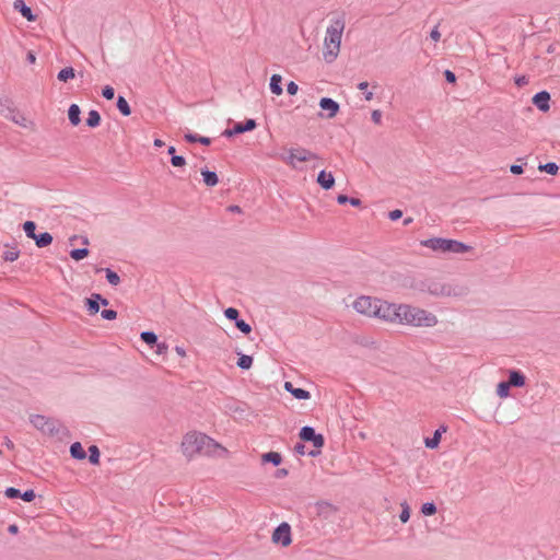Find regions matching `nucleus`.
Instances as JSON below:
<instances>
[{
	"label": "nucleus",
	"instance_id": "26",
	"mask_svg": "<svg viewBox=\"0 0 560 560\" xmlns=\"http://www.w3.org/2000/svg\"><path fill=\"white\" fill-rule=\"evenodd\" d=\"M270 91L276 95H281L282 89V77L280 74H272L269 82Z\"/></svg>",
	"mask_w": 560,
	"mask_h": 560
},
{
	"label": "nucleus",
	"instance_id": "2",
	"mask_svg": "<svg viewBox=\"0 0 560 560\" xmlns=\"http://www.w3.org/2000/svg\"><path fill=\"white\" fill-rule=\"evenodd\" d=\"M421 245L428 247L432 250H441L443 253H455L463 254L467 253L471 249V247L463 242L443 238V237H431L424 241H421Z\"/></svg>",
	"mask_w": 560,
	"mask_h": 560
},
{
	"label": "nucleus",
	"instance_id": "30",
	"mask_svg": "<svg viewBox=\"0 0 560 560\" xmlns=\"http://www.w3.org/2000/svg\"><path fill=\"white\" fill-rule=\"evenodd\" d=\"M116 107L122 116L127 117L131 115V107L122 95H118Z\"/></svg>",
	"mask_w": 560,
	"mask_h": 560
},
{
	"label": "nucleus",
	"instance_id": "27",
	"mask_svg": "<svg viewBox=\"0 0 560 560\" xmlns=\"http://www.w3.org/2000/svg\"><path fill=\"white\" fill-rule=\"evenodd\" d=\"M70 455L72 458L79 460L86 458V452L80 442H74L70 445Z\"/></svg>",
	"mask_w": 560,
	"mask_h": 560
},
{
	"label": "nucleus",
	"instance_id": "6",
	"mask_svg": "<svg viewBox=\"0 0 560 560\" xmlns=\"http://www.w3.org/2000/svg\"><path fill=\"white\" fill-rule=\"evenodd\" d=\"M380 302H381L380 299H374L371 296L362 295V296H359L353 302V308L360 314H363V315H366L370 317H375L376 312H378L377 305Z\"/></svg>",
	"mask_w": 560,
	"mask_h": 560
},
{
	"label": "nucleus",
	"instance_id": "28",
	"mask_svg": "<svg viewBox=\"0 0 560 560\" xmlns=\"http://www.w3.org/2000/svg\"><path fill=\"white\" fill-rule=\"evenodd\" d=\"M96 272H101V271H104L105 272V277H106V280L108 281L109 284L116 287L120 283V277L119 275L114 271L113 269L110 268H96L95 270Z\"/></svg>",
	"mask_w": 560,
	"mask_h": 560
},
{
	"label": "nucleus",
	"instance_id": "18",
	"mask_svg": "<svg viewBox=\"0 0 560 560\" xmlns=\"http://www.w3.org/2000/svg\"><path fill=\"white\" fill-rule=\"evenodd\" d=\"M317 183L323 189L329 190L335 186V177L331 172L322 170L317 175Z\"/></svg>",
	"mask_w": 560,
	"mask_h": 560
},
{
	"label": "nucleus",
	"instance_id": "17",
	"mask_svg": "<svg viewBox=\"0 0 560 560\" xmlns=\"http://www.w3.org/2000/svg\"><path fill=\"white\" fill-rule=\"evenodd\" d=\"M13 8L27 21L34 22L37 20V15L33 13L28 5H26L24 0H14Z\"/></svg>",
	"mask_w": 560,
	"mask_h": 560
},
{
	"label": "nucleus",
	"instance_id": "36",
	"mask_svg": "<svg viewBox=\"0 0 560 560\" xmlns=\"http://www.w3.org/2000/svg\"><path fill=\"white\" fill-rule=\"evenodd\" d=\"M236 365L242 370H249L253 365V357L240 353Z\"/></svg>",
	"mask_w": 560,
	"mask_h": 560
},
{
	"label": "nucleus",
	"instance_id": "51",
	"mask_svg": "<svg viewBox=\"0 0 560 560\" xmlns=\"http://www.w3.org/2000/svg\"><path fill=\"white\" fill-rule=\"evenodd\" d=\"M102 96L106 100H113L114 96H115V90L113 86L110 85H105L103 89H102Z\"/></svg>",
	"mask_w": 560,
	"mask_h": 560
},
{
	"label": "nucleus",
	"instance_id": "10",
	"mask_svg": "<svg viewBox=\"0 0 560 560\" xmlns=\"http://www.w3.org/2000/svg\"><path fill=\"white\" fill-rule=\"evenodd\" d=\"M257 127V122L253 118H248L244 121L235 122L232 128H228L222 132V136L232 138L234 136L253 131Z\"/></svg>",
	"mask_w": 560,
	"mask_h": 560
},
{
	"label": "nucleus",
	"instance_id": "42",
	"mask_svg": "<svg viewBox=\"0 0 560 560\" xmlns=\"http://www.w3.org/2000/svg\"><path fill=\"white\" fill-rule=\"evenodd\" d=\"M420 511L424 516H431L436 513L438 509L434 502H425L422 504Z\"/></svg>",
	"mask_w": 560,
	"mask_h": 560
},
{
	"label": "nucleus",
	"instance_id": "38",
	"mask_svg": "<svg viewBox=\"0 0 560 560\" xmlns=\"http://www.w3.org/2000/svg\"><path fill=\"white\" fill-rule=\"evenodd\" d=\"M88 452H89V462L92 465H98L100 456H101L100 448L96 445H91V446H89Z\"/></svg>",
	"mask_w": 560,
	"mask_h": 560
},
{
	"label": "nucleus",
	"instance_id": "25",
	"mask_svg": "<svg viewBox=\"0 0 560 560\" xmlns=\"http://www.w3.org/2000/svg\"><path fill=\"white\" fill-rule=\"evenodd\" d=\"M81 109L77 104H71L68 109V118L72 126H78L81 122Z\"/></svg>",
	"mask_w": 560,
	"mask_h": 560
},
{
	"label": "nucleus",
	"instance_id": "1",
	"mask_svg": "<svg viewBox=\"0 0 560 560\" xmlns=\"http://www.w3.org/2000/svg\"><path fill=\"white\" fill-rule=\"evenodd\" d=\"M397 311H400V324L417 327H432L438 323V318L434 314L419 307L400 304Z\"/></svg>",
	"mask_w": 560,
	"mask_h": 560
},
{
	"label": "nucleus",
	"instance_id": "55",
	"mask_svg": "<svg viewBox=\"0 0 560 560\" xmlns=\"http://www.w3.org/2000/svg\"><path fill=\"white\" fill-rule=\"evenodd\" d=\"M529 80L526 75H518V77H515L514 78V83L518 86V88H522L526 84H528Z\"/></svg>",
	"mask_w": 560,
	"mask_h": 560
},
{
	"label": "nucleus",
	"instance_id": "44",
	"mask_svg": "<svg viewBox=\"0 0 560 560\" xmlns=\"http://www.w3.org/2000/svg\"><path fill=\"white\" fill-rule=\"evenodd\" d=\"M19 255H20V250H18L15 247L9 249V250H5L2 255V259L4 261H14L19 258Z\"/></svg>",
	"mask_w": 560,
	"mask_h": 560
},
{
	"label": "nucleus",
	"instance_id": "31",
	"mask_svg": "<svg viewBox=\"0 0 560 560\" xmlns=\"http://www.w3.org/2000/svg\"><path fill=\"white\" fill-rule=\"evenodd\" d=\"M102 118L97 110L91 109L88 114V118L85 120V124L90 128H96L101 125Z\"/></svg>",
	"mask_w": 560,
	"mask_h": 560
},
{
	"label": "nucleus",
	"instance_id": "53",
	"mask_svg": "<svg viewBox=\"0 0 560 560\" xmlns=\"http://www.w3.org/2000/svg\"><path fill=\"white\" fill-rule=\"evenodd\" d=\"M299 91V85L294 81H290L287 84V92L289 95H295Z\"/></svg>",
	"mask_w": 560,
	"mask_h": 560
},
{
	"label": "nucleus",
	"instance_id": "29",
	"mask_svg": "<svg viewBox=\"0 0 560 560\" xmlns=\"http://www.w3.org/2000/svg\"><path fill=\"white\" fill-rule=\"evenodd\" d=\"M52 235L48 232L36 234L34 238L36 246L39 248L49 246L52 243Z\"/></svg>",
	"mask_w": 560,
	"mask_h": 560
},
{
	"label": "nucleus",
	"instance_id": "11",
	"mask_svg": "<svg viewBox=\"0 0 560 560\" xmlns=\"http://www.w3.org/2000/svg\"><path fill=\"white\" fill-rule=\"evenodd\" d=\"M422 292H428L435 296L451 295V287L436 281H422L420 284Z\"/></svg>",
	"mask_w": 560,
	"mask_h": 560
},
{
	"label": "nucleus",
	"instance_id": "34",
	"mask_svg": "<svg viewBox=\"0 0 560 560\" xmlns=\"http://www.w3.org/2000/svg\"><path fill=\"white\" fill-rule=\"evenodd\" d=\"M140 338L143 342H145L151 348L158 345V336L154 331L147 330L142 331Z\"/></svg>",
	"mask_w": 560,
	"mask_h": 560
},
{
	"label": "nucleus",
	"instance_id": "56",
	"mask_svg": "<svg viewBox=\"0 0 560 560\" xmlns=\"http://www.w3.org/2000/svg\"><path fill=\"white\" fill-rule=\"evenodd\" d=\"M401 217H402V211L400 209H395V210H392V211L388 212V218L392 221H397Z\"/></svg>",
	"mask_w": 560,
	"mask_h": 560
},
{
	"label": "nucleus",
	"instance_id": "23",
	"mask_svg": "<svg viewBox=\"0 0 560 560\" xmlns=\"http://www.w3.org/2000/svg\"><path fill=\"white\" fill-rule=\"evenodd\" d=\"M262 464H272L273 466H279L282 463V455L278 452H267L261 455Z\"/></svg>",
	"mask_w": 560,
	"mask_h": 560
},
{
	"label": "nucleus",
	"instance_id": "47",
	"mask_svg": "<svg viewBox=\"0 0 560 560\" xmlns=\"http://www.w3.org/2000/svg\"><path fill=\"white\" fill-rule=\"evenodd\" d=\"M4 495L8 498V499H20L21 497V490L20 489H16L14 487H8L5 490H4Z\"/></svg>",
	"mask_w": 560,
	"mask_h": 560
},
{
	"label": "nucleus",
	"instance_id": "41",
	"mask_svg": "<svg viewBox=\"0 0 560 560\" xmlns=\"http://www.w3.org/2000/svg\"><path fill=\"white\" fill-rule=\"evenodd\" d=\"M36 223L34 221H25L23 224V230L28 238L34 240L36 236Z\"/></svg>",
	"mask_w": 560,
	"mask_h": 560
},
{
	"label": "nucleus",
	"instance_id": "50",
	"mask_svg": "<svg viewBox=\"0 0 560 560\" xmlns=\"http://www.w3.org/2000/svg\"><path fill=\"white\" fill-rule=\"evenodd\" d=\"M35 498H36V493L33 489H28L24 492H21V497H20V499H22L25 502H32L35 500Z\"/></svg>",
	"mask_w": 560,
	"mask_h": 560
},
{
	"label": "nucleus",
	"instance_id": "3",
	"mask_svg": "<svg viewBox=\"0 0 560 560\" xmlns=\"http://www.w3.org/2000/svg\"><path fill=\"white\" fill-rule=\"evenodd\" d=\"M299 436L303 442H311L315 447V450L308 452V456L316 457L320 454V448L325 444L323 434L316 433L313 427L304 425L301 428Z\"/></svg>",
	"mask_w": 560,
	"mask_h": 560
},
{
	"label": "nucleus",
	"instance_id": "37",
	"mask_svg": "<svg viewBox=\"0 0 560 560\" xmlns=\"http://www.w3.org/2000/svg\"><path fill=\"white\" fill-rule=\"evenodd\" d=\"M89 254H90V250L86 247L73 248L69 253L70 257L75 261H80V260L84 259L85 257L89 256Z\"/></svg>",
	"mask_w": 560,
	"mask_h": 560
},
{
	"label": "nucleus",
	"instance_id": "46",
	"mask_svg": "<svg viewBox=\"0 0 560 560\" xmlns=\"http://www.w3.org/2000/svg\"><path fill=\"white\" fill-rule=\"evenodd\" d=\"M224 315L228 319L233 320L234 323L240 318V312L235 307L225 308Z\"/></svg>",
	"mask_w": 560,
	"mask_h": 560
},
{
	"label": "nucleus",
	"instance_id": "48",
	"mask_svg": "<svg viewBox=\"0 0 560 560\" xmlns=\"http://www.w3.org/2000/svg\"><path fill=\"white\" fill-rule=\"evenodd\" d=\"M171 164L174 167H183L186 165V159L183 155L173 154L171 158Z\"/></svg>",
	"mask_w": 560,
	"mask_h": 560
},
{
	"label": "nucleus",
	"instance_id": "54",
	"mask_svg": "<svg viewBox=\"0 0 560 560\" xmlns=\"http://www.w3.org/2000/svg\"><path fill=\"white\" fill-rule=\"evenodd\" d=\"M371 119L374 124L381 125L382 122V112L380 109H374L371 114Z\"/></svg>",
	"mask_w": 560,
	"mask_h": 560
},
{
	"label": "nucleus",
	"instance_id": "12",
	"mask_svg": "<svg viewBox=\"0 0 560 560\" xmlns=\"http://www.w3.org/2000/svg\"><path fill=\"white\" fill-rule=\"evenodd\" d=\"M318 155L316 153L311 152L305 148H296L291 149L289 151V160L292 163L293 160H298L300 162H306L311 160H318Z\"/></svg>",
	"mask_w": 560,
	"mask_h": 560
},
{
	"label": "nucleus",
	"instance_id": "60",
	"mask_svg": "<svg viewBox=\"0 0 560 560\" xmlns=\"http://www.w3.org/2000/svg\"><path fill=\"white\" fill-rule=\"evenodd\" d=\"M95 294V300H97L100 306H107L108 305V300L104 296H102L100 293H94Z\"/></svg>",
	"mask_w": 560,
	"mask_h": 560
},
{
	"label": "nucleus",
	"instance_id": "58",
	"mask_svg": "<svg viewBox=\"0 0 560 560\" xmlns=\"http://www.w3.org/2000/svg\"><path fill=\"white\" fill-rule=\"evenodd\" d=\"M289 475V470L287 468H278L275 472V477L280 479L284 478Z\"/></svg>",
	"mask_w": 560,
	"mask_h": 560
},
{
	"label": "nucleus",
	"instance_id": "21",
	"mask_svg": "<svg viewBox=\"0 0 560 560\" xmlns=\"http://www.w3.org/2000/svg\"><path fill=\"white\" fill-rule=\"evenodd\" d=\"M200 173L206 186L213 187L219 183L218 174L213 171H210L208 167L201 168Z\"/></svg>",
	"mask_w": 560,
	"mask_h": 560
},
{
	"label": "nucleus",
	"instance_id": "15",
	"mask_svg": "<svg viewBox=\"0 0 560 560\" xmlns=\"http://www.w3.org/2000/svg\"><path fill=\"white\" fill-rule=\"evenodd\" d=\"M316 515L323 520H328L336 514L337 508L328 501H317L315 503Z\"/></svg>",
	"mask_w": 560,
	"mask_h": 560
},
{
	"label": "nucleus",
	"instance_id": "43",
	"mask_svg": "<svg viewBox=\"0 0 560 560\" xmlns=\"http://www.w3.org/2000/svg\"><path fill=\"white\" fill-rule=\"evenodd\" d=\"M400 505H401V512L399 514V518H400L401 523H407L410 518V513H411L410 506L408 505V503L406 501L402 502Z\"/></svg>",
	"mask_w": 560,
	"mask_h": 560
},
{
	"label": "nucleus",
	"instance_id": "5",
	"mask_svg": "<svg viewBox=\"0 0 560 560\" xmlns=\"http://www.w3.org/2000/svg\"><path fill=\"white\" fill-rule=\"evenodd\" d=\"M207 439L208 436L201 433L186 434L182 443L184 454L187 456H192L195 453H200Z\"/></svg>",
	"mask_w": 560,
	"mask_h": 560
},
{
	"label": "nucleus",
	"instance_id": "8",
	"mask_svg": "<svg viewBox=\"0 0 560 560\" xmlns=\"http://www.w3.org/2000/svg\"><path fill=\"white\" fill-rule=\"evenodd\" d=\"M31 423L39 431L48 435H56L58 429L56 428V421L47 418L43 415H33L30 418Z\"/></svg>",
	"mask_w": 560,
	"mask_h": 560
},
{
	"label": "nucleus",
	"instance_id": "40",
	"mask_svg": "<svg viewBox=\"0 0 560 560\" xmlns=\"http://www.w3.org/2000/svg\"><path fill=\"white\" fill-rule=\"evenodd\" d=\"M538 170L540 172H545L549 175H557V173L559 171V166L555 162H548L545 164H539Z\"/></svg>",
	"mask_w": 560,
	"mask_h": 560
},
{
	"label": "nucleus",
	"instance_id": "63",
	"mask_svg": "<svg viewBox=\"0 0 560 560\" xmlns=\"http://www.w3.org/2000/svg\"><path fill=\"white\" fill-rule=\"evenodd\" d=\"M26 60L27 62L30 63H34L36 61V56L33 51H28L27 55H26Z\"/></svg>",
	"mask_w": 560,
	"mask_h": 560
},
{
	"label": "nucleus",
	"instance_id": "39",
	"mask_svg": "<svg viewBox=\"0 0 560 560\" xmlns=\"http://www.w3.org/2000/svg\"><path fill=\"white\" fill-rule=\"evenodd\" d=\"M511 385L506 381H502L497 385V395L500 398H506L510 395Z\"/></svg>",
	"mask_w": 560,
	"mask_h": 560
},
{
	"label": "nucleus",
	"instance_id": "35",
	"mask_svg": "<svg viewBox=\"0 0 560 560\" xmlns=\"http://www.w3.org/2000/svg\"><path fill=\"white\" fill-rule=\"evenodd\" d=\"M74 77L75 70L72 67L63 68L57 74V79L61 82H67L68 80L73 79Z\"/></svg>",
	"mask_w": 560,
	"mask_h": 560
},
{
	"label": "nucleus",
	"instance_id": "13",
	"mask_svg": "<svg viewBox=\"0 0 560 560\" xmlns=\"http://www.w3.org/2000/svg\"><path fill=\"white\" fill-rule=\"evenodd\" d=\"M550 93L546 90L536 93L532 103L542 113H547L550 109Z\"/></svg>",
	"mask_w": 560,
	"mask_h": 560
},
{
	"label": "nucleus",
	"instance_id": "24",
	"mask_svg": "<svg viewBox=\"0 0 560 560\" xmlns=\"http://www.w3.org/2000/svg\"><path fill=\"white\" fill-rule=\"evenodd\" d=\"M184 139L188 143H201L202 145H210L212 140L209 137L199 136L192 132H186Z\"/></svg>",
	"mask_w": 560,
	"mask_h": 560
},
{
	"label": "nucleus",
	"instance_id": "7",
	"mask_svg": "<svg viewBox=\"0 0 560 560\" xmlns=\"http://www.w3.org/2000/svg\"><path fill=\"white\" fill-rule=\"evenodd\" d=\"M398 305L382 301L377 305L375 317L399 323L400 311H397Z\"/></svg>",
	"mask_w": 560,
	"mask_h": 560
},
{
	"label": "nucleus",
	"instance_id": "33",
	"mask_svg": "<svg viewBox=\"0 0 560 560\" xmlns=\"http://www.w3.org/2000/svg\"><path fill=\"white\" fill-rule=\"evenodd\" d=\"M85 307L91 315H95L100 311V304L95 300V294L92 293L90 298L85 299Z\"/></svg>",
	"mask_w": 560,
	"mask_h": 560
},
{
	"label": "nucleus",
	"instance_id": "16",
	"mask_svg": "<svg viewBox=\"0 0 560 560\" xmlns=\"http://www.w3.org/2000/svg\"><path fill=\"white\" fill-rule=\"evenodd\" d=\"M447 431V425L442 424L440 425L433 433V436L425 438L424 439V445L427 448L435 450L439 447V444L441 442V436L443 433Z\"/></svg>",
	"mask_w": 560,
	"mask_h": 560
},
{
	"label": "nucleus",
	"instance_id": "52",
	"mask_svg": "<svg viewBox=\"0 0 560 560\" xmlns=\"http://www.w3.org/2000/svg\"><path fill=\"white\" fill-rule=\"evenodd\" d=\"M443 74L447 83H456L457 78L453 71L446 69Z\"/></svg>",
	"mask_w": 560,
	"mask_h": 560
},
{
	"label": "nucleus",
	"instance_id": "62",
	"mask_svg": "<svg viewBox=\"0 0 560 560\" xmlns=\"http://www.w3.org/2000/svg\"><path fill=\"white\" fill-rule=\"evenodd\" d=\"M167 348H168V347H167V345H166V343H164V342L159 343V342H158V345H156V352H158L159 354H164V353H166Z\"/></svg>",
	"mask_w": 560,
	"mask_h": 560
},
{
	"label": "nucleus",
	"instance_id": "64",
	"mask_svg": "<svg viewBox=\"0 0 560 560\" xmlns=\"http://www.w3.org/2000/svg\"><path fill=\"white\" fill-rule=\"evenodd\" d=\"M8 532H9L10 534H13V535L18 534V532H19V527H18V525H16V524H11V525L8 527Z\"/></svg>",
	"mask_w": 560,
	"mask_h": 560
},
{
	"label": "nucleus",
	"instance_id": "19",
	"mask_svg": "<svg viewBox=\"0 0 560 560\" xmlns=\"http://www.w3.org/2000/svg\"><path fill=\"white\" fill-rule=\"evenodd\" d=\"M512 387H523L526 384V376L520 370H510L506 381Z\"/></svg>",
	"mask_w": 560,
	"mask_h": 560
},
{
	"label": "nucleus",
	"instance_id": "45",
	"mask_svg": "<svg viewBox=\"0 0 560 560\" xmlns=\"http://www.w3.org/2000/svg\"><path fill=\"white\" fill-rule=\"evenodd\" d=\"M234 324L244 335H248L252 331V326L242 318H238Z\"/></svg>",
	"mask_w": 560,
	"mask_h": 560
},
{
	"label": "nucleus",
	"instance_id": "22",
	"mask_svg": "<svg viewBox=\"0 0 560 560\" xmlns=\"http://www.w3.org/2000/svg\"><path fill=\"white\" fill-rule=\"evenodd\" d=\"M345 25H346L345 13H341L331 20V24L327 27L326 32L342 34L343 30H345Z\"/></svg>",
	"mask_w": 560,
	"mask_h": 560
},
{
	"label": "nucleus",
	"instance_id": "57",
	"mask_svg": "<svg viewBox=\"0 0 560 560\" xmlns=\"http://www.w3.org/2000/svg\"><path fill=\"white\" fill-rule=\"evenodd\" d=\"M510 172L514 175H521L524 172L523 165L513 164L510 166Z\"/></svg>",
	"mask_w": 560,
	"mask_h": 560
},
{
	"label": "nucleus",
	"instance_id": "59",
	"mask_svg": "<svg viewBox=\"0 0 560 560\" xmlns=\"http://www.w3.org/2000/svg\"><path fill=\"white\" fill-rule=\"evenodd\" d=\"M430 37H431V39H432V40H434V42H439V40H440V38H441V33L439 32L438 26H435V27L431 31V33H430Z\"/></svg>",
	"mask_w": 560,
	"mask_h": 560
},
{
	"label": "nucleus",
	"instance_id": "49",
	"mask_svg": "<svg viewBox=\"0 0 560 560\" xmlns=\"http://www.w3.org/2000/svg\"><path fill=\"white\" fill-rule=\"evenodd\" d=\"M101 316L106 320H114L117 317V312L112 308H105L101 312Z\"/></svg>",
	"mask_w": 560,
	"mask_h": 560
},
{
	"label": "nucleus",
	"instance_id": "9",
	"mask_svg": "<svg viewBox=\"0 0 560 560\" xmlns=\"http://www.w3.org/2000/svg\"><path fill=\"white\" fill-rule=\"evenodd\" d=\"M272 542L288 547L292 542L291 526L287 522L280 523L272 533Z\"/></svg>",
	"mask_w": 560,
	"mask_h": 560
},
{
	"label": "nucleus",
	"instance_id": "20",
	"mask_svg": "<svg viewBox=\"0 0 560 560\" xmlns=\"http://www.w3.org/2000/svg\"><path fill=\"white\" fill-rule=\"evenodd\" d=\"M284 389L299 400H306L311 398V394L308 390L300 387H294L291 382L284 383Z\"/></svg>",
	"mask_w": 560,
	"mask_h": 560
},
{
	"label": "nucleus",
	"instance_id": "4",
	"mask_svg": "<svg viewBox=\"0 0 560 560\" xmlns=\"http://www.w3.org/2000/svg\"><path fill=\"white\" fill-rule=\"evenodd\" d=\"M341 37L342 34L340 33L326 32L323 56L327 63H331L336 60L340 50Z\"/></svg>",
	"mask_w": 560,
	"mask_h": 560
},
{
	"label": "nucleus",
	"instance_id": "32",
	"mask_svg": "<svg viewBox=\"0 0 560 560\" xmlns=\"http://www.w3.org/2000/svg\"><path fill=\"white\" fill-rule=\"evenodd\" d=\"M336 200H337V202H338L339 205L350 203L352 207H357V208H359V207H361V206H362V201H361V199L355 198V197H349V196L343 195V194H339V195L337 196V199H336Z\"/></svg>",
	"mask_w": 560,
	"mask_h": 560
},
{
	"label": "nucleus",
	"instance_id": "61",
	"mask_svg": "<svg viewBox=\"0 0 560 560\" xmlns=\"http://www.w3.org/2000/svg\"><path fill=\"white\" fill-rule=\"evenodd\" d=\"M294 452L299 455H304L305 454V445L302 443H296L294 446Z\"/></svg>",
	"mask_w": 560,
	"mask_h": 560
},
{
	"label": "nucleus",
	"instance_id": "14",
	"mask_svg": "<svg viewBox=\"0 0 560 560\" xmlns=\"http://www.w3.org/2000/svg\"><path fill=\"white\" fill-rule=\"evenodd\" d=\"M318 105L322 110L327 112L325 117L328 119L336 117V115L339 113V109H340L338 102H336L335 100H332L330 97H322L319 100Z\"/></svg>",
	"mask_w": 560,
	"mask_h": 560
}]
</instances>
